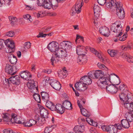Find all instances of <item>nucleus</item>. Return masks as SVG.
Here are the masks:
<instances>
[{
	"mask_svg": "<svg viewBox=\"0 0 133 133\" xmlns=\"http://www.w3.org/2000/svg\"><path fill=\"white\" fill-rule=\"evenodd\" d=\"M54 110L53 111H56L57 113L62 114L64 111V109L62 105L59 104H57L54 105Z\"/></svg>",
	"mask_w": 133,
	"mask_h": 133,
	"instance_id": "obj_22",
	"label": "nucleus"
},
{
	"mask_svg": "<svg viewBox=\"0 0 133 133\" xmlns=\"http://www.w3.org/2000/svg\"><path fill=\"white\" fill-rule=\"evenodd\" d=\"M22 123L21 124H23L25 126L29 127L31 126V124L30 123L29 121V122H25L24 121H23V122H22Z\"/></svg>",
	"mask_w": 133,
	"mask_h": 133,
	"instance_id": "obj_55",
	"label": "nucleus"
},
{
	"mask_svg": "<svg viewBox=\"0 0 133 133\" xmlns=\"http://www.w3.org/2000/svg\"><path fill=\"white\" fill-rule=\"evenodd\" d=\"M11 0H1V4L3 5L6 4L9 5L10 4V1Z\"/></svg>",
	"mask_w": 133,
	"mask_h": 133,
	"instance_id": "obj_49",
	"label": "nucleus"
},
{
	"mask_svg": "<svg viewBox=\"0 0 133 133\" xmlns=\"http://www.w3.org/2000/svg\"><path fill=\"white\" fill-rule=\"evenodd\" d=\"M87 62L86 57L85 55H79L78 57L77 62L79 64H84L86 63Z\"/></svg>",
	"mask_w": 133,
	"mask_h": 133,
	"instance_id": "obj_24",
	"label": "nucleus"
},
{
	"mask_svg": "<svg viewBox=\"0 0 133 133\" xmlns=\"http://www.w3.org/2000/svg\"><path fill=\"white\" fill-rule=\"evenodd\" d=\"M128 112L125 114V117L129 122H131L133 121V111Z\"/></svg>",
	"mask_w": 133,
	"mask_h": 133,
	"instance_id": "obj_29",
	"label": "nucleus"
},
{
	"mask_svg": "<svg viewBox=\"0 0 133 133\" xmlns=\"http://www.w3.org/2000/svg\"><path fill=\"white\" fill-rule=\"evenodd\" d=\"M129 121L126 119H123L121 121V124L117 123L115 124V125L116 126L118 129L121 130L122 127L125 128H128L130 127V124Z\"/></svg>",
	"mask_w": 133,
	"mask_h": 133,
	"instance_id": "obj_11",
	"label": "nucleus"
},
{
	"mask_svg": "<svg viewBox=\"0 0 133 133\" xmlns=\"http://www.w3.org/2000/svg\"><path fill=\"white\" fill-rule=\"evenodd\" d=\"M94 9L95 16L96 17L98 18L100 16L101 10L100 8L98 6L95 4Z\"/></svg>",
	"mask_w": 133,
	"mask_h": 133,
	"instance_id": "obj_28",
	"label": "nucleus"
},
{
	"mask_svg": "<svg viewBox=\"0 0 133 133\" xmlns=\"http://www.w3.org/2000/svg\"><path fill=\"white\" fill-rule=\"evenodd\" d=\"M17 69L16 67L12 66L9 64H6L5 66V71L8 74L14 75L17 72Z\"/></svg>",
	"mask_w": 133,
	"mask_h": 133,
	"instance_id": "obj_12",
	"label": "nucleus"
},
{
	"mask_svg": "<svg viewBox=\"0 0 133 133\" xmlns=\"http://www.w3.org/2000/svg\"><path fill=\"white\" fill-rule=\"evenodd\" d=\"M9 19L10 23L12 25H14L16 24L17 21L16 18L12 16H10L9 17Z\"/></svg>",
	"mask_w": 133,
	"mask_h": 133,
	"instance_id": "obj_39",
	"label": "nucleus"
},
{
	"mask_svg": "<svg viewBox=\"0 0 133 133\" xmlns=\"http://www.w3.org/2000/svg\"><path fill=\"white\" fill-rule=\"evenodd\" d=\"M101 128L104 131H106L108 133H117V128L114 125H103L102 126Z\"/></svg>",
	"mask_w": 133,
	"mask_h": 133,
	"instance_id": "obj_9",
	"label": "nucleus"
},
{
	"mask_svg": "<svg viewBox=\"0 0 133 133\" xmlns=\"http://www.w3.org/2000/svg\"><path fill=\"white\" fill-rule=\"evenodd\" d=\"M127 61L129 63H133V57L131 56L129 54L127 58Z\"/></svg>",
	"mask_w": 133,
	"mask_h": 133,
	"instance_id": "obj_52",
	"label": "nucleus"
},
{
	"mask_svg": "<svg viewBox=\"0 0 133 133\" xmlns=\"http://www.w3.org/2000/svg\"><path fill=\"white\" fill-rule=\"evenodd\" d=\"M81 41L82 43L84 42V39L83 37L80 36L78 35H77L76 38L75 40L76 43L77 44L78 43Z\"/></svg>",
	"mask_w": 133,
	"mask_h": 133,
	"instance_id": "obj_42",
	"label": "nucleus"
},
{
	"mask_svg": "<svg viewBox=\"0 0 133 133\" xmlns=\"http://www.w3.org/2000/svg\"><path fill=\"white\" fill-rule=\"evenodd\" d=\"M118 2H117L116 0H109L106 2L105 5L108 8L111 9L113 7L116 8L118 5Z\"/></svg>",
	"mask_w": 133,
	"mask_h": 133,
	"instance_id": "obj_15",
	"label": "nucleus"
},
{
	"mask_svg": "<svg viewBox=\"0 0 133 133\" xmlns=\"http://www.w3.org/2000/svg\"><path fill=\"white\" fill-rule=\"evenodd\" d=\"M40 114L41 117L43 118H47L48 117L49 113L48 111L43 107L40 109Z\"/></svg>",
	"mask_w": 133,
	"mask_h": 133,
	"instance_id": "obj_25",
	"label": "nucleus"
},
{
	"mask_svg": "<svg viewBox=\"0 0 133 133\" xmlns=\"http://www.w3.org/2000/svg\"><path fill=\"white\" fill-rule=\"evenodd\" d=\"M80 83L83 85H85L86 87V89L88 87V85L92 83V81L90 78L88 76H85L82 77L79 80Z\"/></svg>",
	"mask_w": 133,
	"mask_h": 133,
	"instance_id": "obj_13",
	"label": "nucleus"
},
{
	"mask_svg": "<svg viewBox=\"0 0 133 133\" xmlns=\"http://www.w3.org/2000/svg\"><path fill=\"white\" fill-rule=\"evenodd\" d=\"M43 6L44 8L49 9L52 7V4L49 0H46Z\"/></svg>",
	"mask_w": 133,
	"mask_h": 133,
	"instance_id": "obj_33",
	"label": "nucleus"
},
{
	"mask_svg": "<svg viewBox=\"0 0 133 133\" xmlns=\"http://www.w3.org/2000/svg\"><path fill=\"white\" fill-rule=\"evenodd\" d=\"M48 49L51 52H57L58 50L59 46L58 43L57 42L54 41L50 43L47 46Z\"/></svg>",
	"mask_w": 133,
	"mask_h": 133,
	"instance_id": "obj_7",
	"label": "nucleus"
},
{
	"mask_svg": "<svg viewBox=\"0 0 133 133\" xmlns=\"http://www.w3.org/2000/svg\"><path fill=\"white\" fill-rule=\"evenodd\" d=\"M88 76L91 78L95 79V76L94 75V73H93L92 72H89L88 74Z\"/></svg>",
	"mask_w": 133,
	"mask_h": 133,
	"instance_id": "obj_56",
	"label": "nucleus"
},
{
	"mask_svg": "<svg viewBox=\"0 0 133 133\" xmlns=\"http://www.w3.org/2000/svg\"><path fill=\"white\" fill-rule=\"evenodd\" d=\"M23 17L24 18L27 20L28 23H31L32 21L30 15L29 14H27L24 15Z\"/></svg>",
	"mask_w": 133,
	"mask_h": 133,
	"instance_id": "obj_43",
	"label": "nucleus"
},
{
	"mask_svg": "<svg viewBox=\"0 0 133 133\" xmlns=\"http://www.w3.org/2000/svg\"><path fill=\"white\" fill-rule=\"evenodd\" d=\"M2 118L1 119V122L4 121L6 122H11L12 123H16L20 124L21 123L22 121L19 120V116L15 114H12L11 118L10 120V115L8 114H3L2 115Z\"/></svg>",
	"mask_w": 133,
	"mask_h": 133,
	"instance_id": "obj_2",
	"label": "nucleus"
},
{
	"mask_svg": "<svg viewBox=\"0 0 133 133\" xmlns=\"http://www.w3.org/2000/svg\"><path fill=\"white\" fill-rule=\"evenodd\" d=\"M105 88L106 89L107 92L112 94L116 93L118 91V88L110 84L109 85H106Z\"/></svg>",
	"mask_w": 133,
	"mask_h": 133,
	"instance_id": "obj_16",
	"label": "nucleus"
},
{
	"mask_svg": "<svg viewBox=\"0 0 133 133\" xmlns=\"http://www.w3.org/2000/svg\"><path fill=\"white\" fill-rule=\"evenodd\" d=\"M108 52L111 57H114L117 54L118 51L114 50H108Z\"/></svg>",
	"mask_w": 133,
	"mask_h": 133,
	"instance_id": "obj_40",
	"label": "nucleus"
},
{
	"mask_svg": "<svg viewBox=\"0 0 133 133\" xmlns=\"http://www.w3.org/2000/svg\"><path fill=\"white\" fill-rule=\"evenodd\" d=\"M116 75H117L114 74H111L109 75L108 78L110 81V83H111V81H112L113 80L116 78L115 76L116 77Z\"/></svg>",
	"mask_w": 133,
	"mask_h": 133,
	"instance_id": "obj_46",
	"label": "nucleus"
},
{
	"mask_svg": "<svg viewBox=\"0 0 133 133\" xmlns=\"http://www.w3.org/2000/svg\"><path fill=\"white\" fill-rule=\"evenodd\" d=\"M31 46V43L29 42L25 43L24 45V47L21 48V51L23 53L26 52L28 49H29Z\"/></svg>",
	"mask_w": 133,
	"mask_h": 133,
	"instance_id": "obj_32",
	"label": "nucleus"
},
{
	"mask_svg": "<svg viewBox=\"0 0 133 133\" xmlns=\"http://www.w3.org/2000/svg\"><path fill=\"white\" fill-rule=\"evenodd\" d=\"M104 75V73L102 70H97L94 72V75L95 76V78L99 79Z\"/></svg>",
	"mask_w": 133,
	"mask_h": 133,
	"instance_id": "obj_31",
	"label": "nucleus"
},
{
	"mask_svg": "<svg viewBox=\"0 0 133 133\" xmlns=\"http://www.w3.org/2000/svg\"><path fill=\"white\" fill-rule=\"evenodd\" d=\"M81 84L80 82H78L76 83L75 85V87L76 89L80 91H84L86 89V87L85 86V85H82V86L81 85Z\"/></svg>",
	"mask_w": 133,
	"mask_h": 133,
	"instance_id": "obj_30",
	"label": "nucleus"
},
{
	"mask_svg": "<svg viewBox=\"0 0 133 133\" xmlns=\"http://www.w3.org/2000/svg\"><path fill=\"white\" fill-rule=\"evenodd\" d=\"M83 4V3L82 1L81 2L80 0H78L70 11L71 15L73 16L76 13H80L81 10V7Z\"/></svg>",
	"mask_w": 133,
	"mask_h": 133,
	"instance_id": "obj_4",
	"label": "nucleus"
},
{
	"mask_svg": "<svg viewBox=\"0 0 133 133\" xmlns=\"http://www.w3.org/2000/svg\"><path fill=\"white\" fill-rule=\"evenodd\" d=\"M9 81V79L4 78V79L2 81L1 85L4 87L8 85Z\"/></svg>",
	"mask_w": 133,
	"mask_h": 133,
	"instance_id": "obj_41",
	"label": "nucleus"
},
{
	"mask_svg": "<svg viewBox=\"0 0 133 133\" xmlns=\"http://www.w3.org/2000/svg\"><path fill=\"white\" fill-rule=\"evenodd\" d=\"M127 37V36L126 35H124L120 37L119 39V40L121 41H124L126 39Z\"/></svg>",
	"mask_w": 133,
	"mask_h": 133,
	"instance_id": "obj_64",
	"label": "nucleus"
},
{
	"mask_svg": "<svg viewBox=\"0 0 133 133\" xmlns=\"http://www.w3.org/2000/svg\"><path fill=\"white\" fill-rule=\"evenodd\" d=\"M52 131V129L50 128L49 127H46L44 131V133H49Z\"/></svg>",
	"mask_w": 133,
	"mask_h": 133,
	"instance_id": "obj_57",
	"label": "nucleus"
},
{
	"mask_svg": "<svg viewBox=\"0 0 133 133\" xmlns=\"http://www.w3.org/2000/svg\"><path fill=\"white\" fill-rule=\"evenodd\" d=\"M3 133H12V130L10 129H5L3 131Z\"/></svg>",
	"mask_w": 133,
	"mask_h": 133,
	"instance_id": "obj_61",
	"label": "nucleus"
},
{
	"mask_svg": "<svg viewBox=\"0 0 133 133\" xmlns=\"http://www.w3.org/2000/svg\"><path fill=\"white\" fill-rule=\"evenodd\" d=\"M85 103V101L83 100L82 99L80 101L79 100L77 101V104L80 109L83 108V106Z\"/></svg>",
	"mask_w": 133,
	"mask_h": 133,
	"instance_id": "obj_45",
	"label": "nucleus"
},
{
	"mask_svg": "<svg viewBox=\"0 0 133 133\" xmlns=\"http://www.w3.org/2000/svg\"><path fill=\"white\" fill-rule=\"evenodd\" d=\"M76 53L78 55H85L86 51L84 46L82 45H78L76 48Z\"/></svg>",
	"mask_w": 133,
	"mask_h": 133,
	"instance_id": "obj_20",
	"label": "nucleus"
},
{
	"mask_svg": "<svg viewBox=\"0 0 133 133\" xmlns=\"http://www.w3.org/2000/svg\"><path fill=\"white\" fill-rule=\"evenodd\" d=\"M46 34H43V33L42 32H40L39 34L37 35V36L38 38H39L41 37H46Z\"/></svg>",
	"mask_w": 133,
	"mask_h": 133,
	"instance_id": "obj_60",
	"label": "nucleus"
},
{
	"mask_svg": "<svg viewBox=\"0 0 133 133\" xmlns=\"http://www.w3.org/2000/svg\"><path fill=\"white\" fill-rule=\"evenodd\" d=\"M62 50H58L57 52H54L52 54V56L50 59L51 64L52 65H54V63H56L59 61V58L61 56H66V55L65 56L64 54H63V53H62Z\"/></svg>",
	"mask_w": 133,
	"mask_h": 133,
	"instance_id": "obj_6",
	"label": "nucleus"
},
{
	"mask_svg": "<svg viewBox=\"0 0 133 133\" xmlns=\"http://www.w3.org/2000/svg\"><path fill=\"white\" fill-rule=\"evenodd\" d=\"M29 81L27 83V85L28 88L30 89L36 90L38 91V88L37 85V82L35 83L33 80H28Z\"/></svg>",
	"mask_w": 133,
	"mask_h": 133,
	"instance_id": "obj_17",
	"label": "nucleus"
},
{
	"mask_svg": "<svg viewBox=\"0 0 133 133\" xmlns=\"http://www.w3.org/2000/svg\"><path fill=\"white\" fill-rule=\"evenodd\" d=\"M99 32L107 37H108L110 35V31L107 27L104 26L100 28L99 30Z\"/></svg>",
	"mask_w": 133,
	"mask_h": 133,
	"instance_id": "obj_19",
	"label": "nucleus"
},
{
	"mask_svg": "<svg viewBox=\"0 0 133 133\" xmlns=\"http://www.w3.org/2000/svg\"><path fill=\"white\" fill-rule=\"evenodd\" d=\"M97 66L100 69L105 70L106 71H107L108 70V68L104 65L101 63H98L97 64Z\"/></svg>",
	"mask_w": 133,
	"mask_h": 133,
	"instance_id": "obj_47",
	"label": "nucleus"
},
{
	"mask_svg": "<svg viewBox=\"0 0 133 133\" xmlns=\"http://www.w3.org/2000/svg\"><path fill=\"white\" fill-rule=\"evenodd\" d=\"M74 130L76 133H82L84 131V127L83 125H77L75 127Z\"/></svg>",
	"mask_w": 133,
	"mask_h": 133,
	"instance_id": "obj_26",
	"label": "nucleus"
},
{
	"mask_svg": "<svg viewBox=\"0 0 133 133\" xmlns=\"http://www.w3.org/2000/svg\"><path fill=\"white\" fill-rule=\"evenodd\" d=\"M97 57H98V58L100 59L101 61L103 62L104 61V59L102 57L101 54L100 53L98 52L97 51V53L96 55H95Z\"/></svg>",
	"mask_w": 133,
	"mask_h": 133,
	"instance_id": "obj_62",
	"label": "nucleus"
},
{
	"mask_svg": "<svg viewBox=\"0 0 133 133\" xmlns=\"http://www.w3.org/2000/svg\"><path fill=\"white\" fill-rule=\"evenodd\" d=\"M50 81V85L54 89L57 90H59L60 89L61 86L59 82L56 80H52L50 79L48 77L46 79V81Z\"/></svg>",
	"mask_w": 133,
	"mask_h": 133,
	"instance_id": "obj_10",
	"label": "nucleus"
},
{
	"mask_svg": "<svg viewBox=\"0 0 133 133\" xmlns=\"http://www.w3.org/2000/svg\"><path fill=\"white\" fill-rule=\"evenodd\" d=\"M4 45H5L8 49V56L9 62L12 64H15L17 62V59L15 56L11 54V53L14 52L15 50V45L14 42L13 41H11L9 39L4 40L1 39V46L3 48Z\"/></svg>",
	"mask_w": 133,
	"mask_h": 133,
	"instance_id": "obj_1",
	"label": "nucleus"
},
{
	"mask_svg": "<svg viewBox=\"0 0 133 133\" xmlns=\"http://www.w3.org/2000/svg\"><path fill=\"white\" fill-rule=\"evenodd\" d=\"M131 47L129 45L127 46L123 45L121 47V49L123 51H126L131 49Z\"/></svg>",
	"mask_w": 133,
	"mask_h": 133,
	"instance_id": "obj_50",
	"label": "nucleus"
},
{
	"mask_svg": "<svg viewBox=\"0 0 133 133\" xmlns=\"http://www.w3.org/2000/svg\"><path fill=\"white\" fill-rule=\"evenodd\" d=\"M132 94L131 93H129L127 94H125L124 93H120L119 94V96L120 99L121 101V104H123L126 102H129V100H131L130 97V95Z\"/></svg>",
	"mask_w": 133,
	"mask_h": 133,
	"instance_id": "obj_14",
	"label": "nucleus"
},
{
	"mask_svg": "<svg viewBox=\"0 0 133 133\" xmlns=\"http://www.w3.org/2000/svg\"><path fill=\"white\" fill-rule=\"evenodd\" d=\"M33 97L34 99L38 102L39 103L41 101V98L40 95L37 94H35L33 95Z\"/></svg>",
	"mask_w": 133,
	"mask_h": 133,
	"instance_id": "obj_44",
	"label": "nucleus"
},
{
	"mask_svg": "<svg viewBox=\"0 0 133 133\" xmlns=\"http://www.w3.org/2000/svg\"><path fill=\"white\" fill-rule=\"evenodd\" d=\"M81 111L82 114L84 116L89 117L90 116V114L84 108L80 109Z\"/></svg>",
	"mask_w": 133,
	"mask_h": 133,
	"instance_id": "obj_38",
	"label": "nucleus"
},
{
	"mask_svg": "<svg viewBox=\"0 0 133 133\" xmlns=\"http://www.w3.org/2000/svg\"><path fill=\"white\" fill-rule=\"evenodd\" d=\"M129 102H126L122 105L128 110L130 112L133 111V102L131 100H129Z\"/></svg>",
	"mask_w": 133,
	"mask_h": 133,
	"instance_id": "obj_21",
	"label": "nucleus"
},
{
	"mask_svg": "<svg viewBox=\"0 0 133 133\" xmlns=\"http://www.w3.org/2000/svg\"><path fill=\"white\" fill-rule=\"evenodd\" d=\"M15 35V33L13 31H10L5 33V36H8L9 37H12Z\"/></svg>",
	"mask_w": 133,
	"mask_h": 133,
	"instance_id": "obj_51",
	"label": "nucleus"
},
{
	"mask_svg": "<svg viewBox=\"0 0 133 133\" xmlns=\"http://www.w3.org/2000/svg\"><path fill=\"white\" fill-rule=\"evenodd\" d=\"M123 29L121 22L119 21H117L112 24L110 27L111 31L117 34L115 36L116 37H119L122 35Z\"/></svg>",
	"mask_w": 133,
	"mask_h": 133,
	"instance_id": "obj_3",
	"label": "nucleus"
},
{
	"mask_svg": "<svg viewBox=\"0 0 133 133\" xmlns=\"http://www.w3.org/2000/svg\"><path fill=\"white\" fill-rule=\"evenodd\" d=\"M118 5L116 8L117 15L119 18L121 19L124 18L125 17V12L122 7L123 4L121 2H118Z\"/></svg>",
	"mask_w": 133,
	"mask_h": 133,
	"instance_id": "obj_8",
	"label": "nucleus"
},
{
	"mask_svg": "<svg viewBox=\"0 0 133 133\" xmlns=\"http://www.w3.org/2000/svg\"><path fill=\"white\" fill-rule=\"evenodd\" d=\"M35 117L37 124L42 125L45 123V119L42 117H40L38 115H36Z\"/></svg>",
	"mask_w": 133,
	"mask_h": 133,
	"instance_id": "obj_27",
	"label": "nucleus"
},
{
	"mask_svg": "<svg viewBox=\"0 0 133 133\" xmlns=\"http://www.w3.org/2000/svg\"><path fill=\"white\" fill-rule=\"evenodd\" d=\"M42 99L44 101L46 102L49 100V97L48 93L44 92H41Z\"/></svg>",
	"mask_w": 133,
	"mask_h": 133,
	"instance_id": "obj_35",
	"label": "nucleus"
},
{
	"mask_svg": "<svg viewBox=\"0 0 133 133\" xmlns=\"http://www.w3.org/2000/svg\"><path fill=\"white\" fill-rule=\"evenodd\" d=\"M46 106L49 109L53 111L54 110L55 105L54 103L48 100L46 101Z\"/></svg>",
	"mask_w": 133,
	"mask_h": 133,
	"instance_id": "obj_37",
	"label": "nucleus"
},
{
	"mask_svg": "<svg viewBox=\"0 0 133 133\" xmlns=\"http://www.w3.org/2000/svg\"><path fill=\"white\" fill-rule=\"evenodd\" d=\"M126 87L124 84H121L119 87V89L121 91H123L124 90Z\"/></svg>",
	"mask_w": 133,
	"mask_h": 133,
	"instance_id": "obj_58",
	"label": "nucleus"
},
{
	"mask_svg": "<svg viewBox=\"0 0 133 133\" xmlns=\"http://www.w3.org/2000/svg\"><path fill=\"white\" fill-rule=\"evenodd\" d=\"M116 77L117 78H115V79L113 80V82L114 83L115 85H117L120 84L121 83L120 81V79L119 77L117 75H116Z\"/></svg>",
	"mask_w": 133,
	"mask_h": 133,
	"instance_id": "obj_48",
	"label": "nucleus"
},
{
	"mask_svg": "<svg viewBox=\"0 0 133 133\" xmlns=\"http://www.w3.org/2000/svg\"><path fill=\"white\" fill-rule=\"evenodd\" d=\"M98 3L101 5H104L106 2V0H97Z\"/></svg>",
	"mask_w": 133,
	"mask_h": 133,
	"instance_id": "obj_59",
	"label": "nucleus"
},
{
	"mask_svg": "<svg viewBox=\"0 0 133 133\" xmlns=\"http://www.w3.org/2000/svg\"><path fill=\"white\" fill-rule=\"evenodd\" d=\"M66 43H67V41H63L60 43V47L61 48H62L63 50H64L65 45Z\"/></svg>",
	"mask_w": 133,
	"mask_h": 133,
	"instance_id": "obj_54",
	"label": "nucleus"
},
{
	"mask_svg": "<svg viewBox=\"0 0 133 133\" xmlns=\"http://www.w3.org/2000/svg\"><path fill=\"white\" fill-rule=\"evenodd\" d=\"M46 0H37V2L39 6H41L43 5V4Z\"/></svg>",
	"mask_w": 133,
	"mask_h": 133,
	"instance_id": "obj_53",
	"label": "nucleus"
},
{
	"mask_svg": "<svg viewBox=\"0 0 133 133\" xmlns=\"http://www.w3.org/2000/svg\"><path fill=\"white\" fill-rule=\"evenodd\" d=\"M110 83L108 77L104 75L98 81L97 84L98 86L102 89H104L106 85Z\"/></svg>",
	"mask_w": 133,
	"mask_h": 133,
	"instance_id": "obj_5",
	"label": "nucleus"
},
{
	"mask_svg": "<svg viewBox=\"0 0 133 133\" xmlns=\"http://www.w3.org/2000/svg\"><path fill=\"white\" fill-rule=\"evenodd\" d=\"M9 81L13 84H18L20 81V78L19 76L16 75L10 77L9 79Z\"/></svg>",
	"mask_w": 133,
	"mask_h": 133,
	"instance_id": "obj_23",
	"label": "nucleus"
},
{
	"mask_svg": "<svg viewBox=\"0 0 133 133\" xmlns=\"http://www.w3.org/2000/svg\"><path fill=\"white\" fill-rule=\"evenodd\" d=\"M64 108L67 109H70L72 108V105L71 103L68 101H65L63 104Z\"/></svg>",
	"mask_w": 133,
	"mask_h": 133,
	"instance_id": "obj_34",
	"label": "nucleus"
},
{
	"mask_svg": "<svg viewBox=\"0 0 133 133\" xmlns=\"http://www.w3.org/2000/svg\"><path fill=\"white\" fill-rule=\"evenodd\" d=\"M20 75L22 78L27 81L29 80L32 77L31 74L27 71L22 72Z\"/></svg>",
	"mask_w": 133,
	"mask_h": 133,
	"instance_id": "obj_18",
	"label": "nucleus"
},
{
	"mask_svg": "<svg viewBox=\"0 0 133 133\" xmlns=\"http://www.w3.org/2000/svg\"><path fill=\"white\" fill-rule=\"evenodd\" d=\"M30 123L31 125V126L34 125L36 124H37V122H36V120H35L33 119H31L29 120Z\"/></svg>",
	"mask_w": 133,
	"mask_h": 133,
	"instance_id": "obj_63",
	"label": "nucleus"
},
{
	"mask_svg": "<svg viewBox=\"0 0 133 133\" xmlns=\"http://www.w3.org/2000/svg\"><path fill=\"white\" fill-rule=\"evenodd\" d=\"M70 43L67 41V43H66L64 50H62V53H63V54L64 53L67 52H69V50L71 49V46L69 44Z\"/></svg>",
	"mask_w": 133,
	"mask_h": 133,
	"instance_id": "obj_36",
	"label": "nucleus"
}]
</instances>
